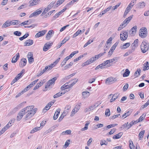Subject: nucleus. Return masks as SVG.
Instances as JSON below:
<instances>
[{"label": "nucleus", "mask_w": 149, "mask_h": 149, "mask_svg": "<svg viewBox=\"0 0 149 149\" xmlns=\"http://www.w3.org/2000/svg\"><path fill=\"white\" fill-rule=\"evenodd\" d=\"M61 110V109H57V110L55 112L54 115L53 116V119L54 120H56L57 119L58 117V116L59 115L60 111Z\"/></svg>", "instance_id": "16"}, {"label": "nucleus", "mask_w": 149, "mask_h": 149, "mask_svg": "<svg viewBox=\"0 0 149 149\" xmlns=\"http://www.w3.org/2000/svg\"><path fill=\"white\" fill-rule=\"evenodd\" d=\"M145 3L144 2L139 3L138 4V7L140 8H143L145 6Z\"/></svg>", "instance_id": "29"}, {"label": "nucleus", "mask_w": 149, "mask_h": 149, "mask_svg": "<svg viewBox=\"0 0 149 149\" xmlns=\"http://www.w3.org/2000/svg\"><path fill=\"white\" fill-rule=\"evenodd\" d=\"M136 0H132L127 7L131 9L136 3Z\"/></svg>", "instance_id": "28"}, {"label": "nucleus", "mask_w": 149, "mask_h": 149, "mask_svg": "<svg viewBox=\"0 0 149 149\" xmlns=\"http://www.w3.org/2000/svg\"><path fill=\"white\" fill-rule=\"evenodd\" d=\"M103 126V124L98 123L95 126V129H97L98 128L101 127Z\"/></svg>", "instance_id": "54"}, {"label": "nucleus", "mask_w": 149, "mask_h": 149, "mask_svg": "<svg viewBox=\"0 0 149 149\" xmlns=\"http://www.w3.org/2000/svg\"><path fill=\"white\" fill-rule=\"evenodd\" d=\"M81 30H79L77 31L73 35V37L75 38L78 36L79 34L81 33Z\"/></svg>", "instance_id": "44"}, {"label": "nucleus", "mask_w": 149, "mask_h": 149, "mask_svg": "<svg viewBox=\"0 0 149 149\" xmlns=\"http://www.w3.org/2000/svg\"><path fill=\"white\" fill-rule=\"evenodd\" d=\"M52 43H46L44 45L43 48V50L45 52L47 51L50 48V47L52 45Z\"/></svg>", "instance_id": "15"}, {"label": "nucleus", "mask_w": 149, "mask_h": 149, "mask_svg": "<svg viewBox=\"0 0 149 149\" xmlns=\"http://www.w3.org/2000/svg\"><path fill=\"white\" fill-rule=\"evenodd\" d=\"M68 83H66L65 84L63 85L61 87V88L62 90H64L66 89H68L71 87H70V85H68Z\"/></svg>", "instance_id": "22"}, {"label": "nucleus", "mask_w": 149, "mask_h": 149, "mask_svg": "<svg viewBox=\"0 0 149 149\" xmlns=\"http://www.w3.org/2000/svg\"><path fill=\"white\" fill-rule=\"evenodd\" d=\"M26 108H27L26 111H27L26 113L27 112L28 113L26 115L25 118L26 119H28L31 118L34 115L37 109L36 108L33 109V106H28Z\"/></svg>", "instance_id": "1"}, {"label": "nucleus", "mask_w": 149, "mask_h": 149, "mask_svg": "<svg viewBox=\"0 0 149 149\" xmlns=\"http://www.w3.org/2000/svg\"><path fill=\"white\" fill-rule=\"evenodd\" d=\"M128 30L122 31L120 34V38L122 40H125L128 37Z\"/></svg>", "instance_id": "5"}, {"label": "nucleus", "mask_w": 149, "mask_h": 149, "mask_svg": "<svg viewBox=\"0 0 149 149\" xmlns=\"http://www.w3.org/2000/svg\"><path fill=\"white\" fill-rule=\"evenodd\" d=\"M50 107L51 106H49L47 104L43 109V111L44 112H46L49 109Z\"/></svg>", "instance_id": "45"}, {"label": "nucleus", "mask_w": 149, "mask_h": 149, "mask_svg": "<svg viewBox=\"0 0 149 149\" xmlns=\"http://www.w3.org/2000/svg\"><path fill=\"white\" fill-rule=\"evenodd\" d=\"M110 114V112L109 109H107L106 110L105 114L107 116H109Z\"/></svg>", "instance_id": "61"}, {"label": "nucleus", "mask_w": 149, "mask_h": 149, "mask_svg": "<svg viewBox=\"0 0 149 149\" xmlns=\"http://www.w3.org/2000/svg\"><path fill=\"white\" fill-rule=\"evenodd\" d=\"M141 72L140 69H138L136 71L134 74V75L136 77H137L140 75Z\"/></svg>", "instance_id": "33"}, {"label": "nucleus", "mask_w": 149, "mask_h": 149, "mask_svg": "<svg viewBox=\"0 0 149 149\" xmlns=\"http://www.w3.org/2000/svg\"><path fill=\"white\" fill-rule=\"evenodd\" d=\"M53 32V31L51 30L49 31L46 36V39L47 40H49L51 37V35Z\"/></svg>", "instance_id": "20"}, {"label": "nucleus", "mask_w": 149, "mask_h": 149, "mask_svg": "<svg viewBox=\"0 0 149 149\" xmlns=\"http://www.w3.org/2000/svg\"><path fill=\"white\" fill-rule=\"evenodd\" d=\"M31 21L30 20H27L22 23L19 24V25L22 26V25H25L27 24H29L31 23Z\"/></svg>", "instance_id": "34"}, {"label": "nucleus", "mask_w": 149, "mask_h": 149, "mask_svg": "<svg viewBox=\"0 0 149 149\" xmlns=\"http://www.w3.org/2000/svg\"><path fill=\"white\" fill-rule=\"evenodd\" d=\"M47 30H44L38 32L35 36L36 38H38L44 35L46 33Z\"/></svg>", "instance_id": "11"}, {"label": "nucleus", "mask_w": 149, "mask_h": 149, "mask_svg": "<svg viewBox=\"0 0 149 149\" xmlns=\"http://www.w3.org/2000/svg\"><path fill=\"white\" fill-rule=\"evenodd\" d=\"M14 34L16 36H19L21 35V33L19 31H16L14 32Z\"/></svg>", "instance_id": "55"}, {"label": "nucleus", "mask_w": 149, "mask_h": 149, "mask_svg": "<svg viewBox=\"0 0 149 149\" xmlns=\"http://www.w3.org/2000/svg\"><path fill=\"white\" fill-rule=\"evenodd\" d=\"M29 36V34L28 33H26L22 37H20L19 38V39L20 40L22 41L24 39L27 38Z\"/></svg>", "instance_id": "48"}, {"label": "nucleus", "mask_w": 149, "mask_h": 149, "mask_svg": "<svg viewBox=\"0 0 149 149\" xmlns=\"http://www.w3.org/2000/svg\"><path fill=\"white\" fill-rule=\"evenodd\" d=\"M93 42V40H89L84 45V48L87 46L88 45L90 44L92 42Z\"/></svg>", "instance_id": "50"}, {"label": "nucleus", "mask_w": 149, "mask_h": 149, "mask_svg": "<svg viewBox=\"0 0 149 149\" xmlns=\"http://www.w3.org/2000/svg\"><path fill=\"white\" fill-rule=\"evenodd\" d=\"M10 26V24H9V20H7L3 24L2 27L3 28H6Z\"/></svg>", "instance_id": "31"}, {"label": "nucleus", "mask_w": 149, "mask_h": 149, "mask_svg": "<svg viewBox=\"0 0 149 149\" xmlns=\"http://www.w3.org/2000/svg\"><path fill=\"white\" fill-rule=\"evenodd\" d=\"M137 27L135 26L133 27L129 31V33L132 36L134 35L136 33Z\"/></svg>", "instance_id": "10"}, {"label": "nucleus", "mask_w": 149, "mask_h": 149, "mask_svg": "<svg viewBox=\"0 0 149 149\" xmlns=\"http://www.w3.org/2000/svg\"><path fill=\"white\" fill-rule=\"evenodd\" d=\"M112 62V59L104 61L103 63L99 65L101 67V68H103V67L105 65L107 67H109L111 65V63Z\"/></svg>", "instance_id": "6"}, {"label": "nucleus", "mask_w": 149, "mask_h": 149, "mask_svg": "<svg viewBox=\"0 0 149 149\" xmlns=\"http://www.w3.org/2000/svg\"><path fill=\"white\" fill-rule=\"evenodd\" d=\"M65 93V91H64V92H59L57 93L56 94L54 95V98H56L64 94Z\"/></svg>", "instance_id": "24"}, {"label": "nucleus", "mask_w": 149, "mask_h": 149, "mask_svg": "<svg viewBox=\"0 0 149 149\" xmlns=\"http://www.w3.org/2000/svg\"><path fill=\"white\" fill-rule=\"evenodd\" d=\"M133 16V15H131L129 17H128L125 20L123 23L124 24H126L127 25L132 19Z\"/></svg>", "instance_id": "21"}, {"label": "nucleus", "mask_w": 149, "mask_h": 149, "mask_svg": "<svg viewBox=\"0 0 149 149\" xmlns=\"http://www.w3.org/2000/svg\"><path fill=\"white\" fill-rule=\"evenodd\" d=\"M17 108H15L13 109V110L11 111H10V113L8 114V115L10 116L12 114L14 113H15L17 111Z\"/></svg>", "instance_id": "57"}, {"label": "nucleus", "mask_w": 149, "mask_h": 149, "mask_svg": "<svg viewBox=\"0 0 149 149\" xmlns=\"http://www.w3.org/2000/svg\"><path fill=\"white\" fill-rule=\"evenodd\" d=\"M146 115V114H145L144 113L143 114L142 116H141L136 121V123L141 121L144 120L145 118Z\"/></svg>", "instance_id": "27"}, {"label": "nucleus", "mask_w": 149, "mask_h": 149, "mask_svg": "<svg viewBox=\"0 0 149 149\" xmlns=\"http://www.w3.org/2000/svg\"><path fill=\"white\" fill-rule=\"evenodd\" d=\"M19 57V53H17L16 54V56H14L11 61V62L12 63H15L16 62Z\"/></svg>", "instance_id": "17"}, {"label": "nucleus", "mask_w": 149, "mask_h": 149, "mask_svg": "<svg viewBox=\"0 0 149 149\" xmlns=\"http://www.w3.org/2000/svg\"><path fill=\"white\" fill-rule=\"evenodd\" d=\"M137 123L136 122V121H134V122H132L129 123V125H128V126H127V129H129L131 127H132L134 124H136Z\"/></svg>", "instance_id": "53"}, {"label": "nucleus", "mask_w": 149, "mask_h": 149, "mask_svg": "<svg viewBox=\"0 0 149 149\" xmlns=\"http://www.w3.org/2000/svg\"><path fill=\"white\" fill-rule=\"evenodd\" d=\"M141 51L143 53H145L149 49L148 44L146 41H143L141 45Z\"/></svg>", "instance_id": "2"}, {"label": "nucleus", "mask_w": 149, "mask_h": 149, "mask_svg": "<svg viewBox=\"0 0 149 149\" xmlns=\"http://www.w3.org/2000/svg\"><path fill=\"white\" fill-rule=\"evenodd\" d=\"M33 40H26L24 42V46H27L29 45H31L33 44Z\"/></svg>", "instance_id": "18"}, {"label": "nucleus", "mask_w": 149, "mask_h": 149, "mask_svg": "<svg viewBox=\"0 0 149 149\" xmlns=\"http://www.w3.org/2000/svg\"><path fill=\"white\" fill-rule=\"evenodd\" d=\"M89 124V123H86L84 127L82 128L81 129V131H84L85 130H87L88 129V126Z\"/></svg>", "instance_id": "47"}, {"label": "nucleus", "mask_w": 149, "mask_h": 149, "mask_svg": "<svg viewBox=\"0 0 149 149\" xmlns=\"http://www.w3.org/2000/svg\"><path fill=\"white\" fill-rule=\"evenodd\" d=\"M27 57L28 59L29 63L30 64L31 63L34 61L33 54L31 53H29L27 55Z\"/></svg>", "instance_id": "14"}, {"label": "nucleus", "mask_w": 149, "mask_h": 149, "mask_svg": "<svg viewBox=\"0 0 149 149\" xmlns=\"http://www.w3.org/2000/svg\"><path fill=\"white\" fill-rule=\"evenodd\" d=\"M130 73V71L128 69H126L125 70V72L123 74V76L124 77H127L129 75Z\"/></svg>", "instance_id": "37"}, {"label": "nucleus", "mask_w": 149, "mask_h": 149, "mask_svg": "<svg viewBox=\"0 0 149 149\" xmlns=\"http://www.w3.org/2000/svg\"><path fill=\"white\" fill-rule=\"evenodd\" d=\"M67 9L66 8H65L61 10L60 12H59L58 13H56L55 14L54 16L53 17L54 18H56L58 17V16L61 15L62 13H63Z\"/></svg>", "instance_id": "19"}, {"label": "nucleus", "mask_w": 149, "mask_h": 149, "mask_svg": "<svg viewBox=\"0 0 149 149\" xmlns=\"http://www.w3.org/2000/svg\"><path fill=\"white\" fill-rule=\"evenodd\" d=\"M90 95V93L88 91H84L82 93V95L84 98L88 97Z\"/></svg>", "instance_id": "32"}, {"label": "nucleus", "mask_w": 149, "mask_h": 149, "mask_svg": "<svg viewBox=\"0 0 149 149\" xmlns=\"http://www.w3.org/2000/svg\"><path fill=\"white\" fill-rule=\"evenodd\" d=\"M94 61H93L90 58L87 61H86V62H85V65H88L89 64H91V63H93Z\"/></svg>", "instance_id": "52"}, {"label": "nucleus", "mask_w": 149, "mask_h": 149, "mask_svg": "<svg viewBox=\"0 0 149 149\" xmlns=\"http://www.w3.org/2000/svg\"><path fill=\"white\" fill-rule=\"evenodd\" d=\"M128 123H125L122 125L121 127H120L121 129H124L126 127L127 128V126H128Z\"/></svg>", "instance_id": "63"}, {"label": "nucleus", "mask_w": 149, "mask_h": 149, "mask_svg": "<svg viewBox=\"0 0 149 149\" xmlns=\"http://www.w3.org/2000/svg\"><path fill=\"white\" fill-rule=\"evenodd\" d=\"M40 0H31L29 1V6H31L38 4Z\"/></svg>", "instance_id": "12"}, {"label": "nucleus", "mask_w": 149, "mask_h": 149, "mask_svg": "<svg viewBox=\"0 0 149 149\" xmlns=\"http://www.w3.org/2000/svg\"><path fill=\"white\" fill-rule=\"evenodd\" d=\"M107 11L106 10H104L102 12H101L100 14L99 15H98V16L99 17H101V16L103 15H104V14H105Z\"/></svg>", "instance_id": "64"}, {"label": "nucleus", "mask_w": 149, "mask_h": 149, "mask_svg": "<svg viewBox=\"0 0 149 149\" xmlns=\"http://www.w3.org/2000/svg\"><path fill=\"white\" fill-rule=\"evenodd\" d=\"M123 134V133L122 132H120L116 135H114L113 136V138L114 139H119L121 137Z\"/></svg>", "instance_id": "25"}, {"label": "nucleus", "mask_w": 149, "mask_h": 149, "mask_svg": "<svg viewBox=\"0 0 149 149\" xmlns=\"http://www.w3.org/2000/svg\"><path fill=\"white\" fill-rule=\"evenodd\" d=\"M13 25H17L19 24L20 23L19 21L18 20H13Z\"/></svg>", "instance_id": "59"}, {"label": "nucleus", "mask_w": 149, "mask_h": 149, "mask_svg": "<svg viewBox=\"0 0 149 149\" xmlns=\"http://www.w3.org/2000/svg\"><path fill=\"white\" fill-rule=\"evenodd\" d=\"M147 31L146 28L142 27L140 30L139 35L142 38H145L147 36Z\"/></svg>", "instance_id": "3"}, {"label": "nucleus", "mask_w": 149, "mask_h": 149, "mask_svg": "<svg viewBox=\"0 0 149 149\" xmlns=\"http://www.w3.org/2000/svg\"><path fill=\"white\" fill-rule=\"evenodd\" d=\"M149 104V100L147 101V102L145 103L143 105L141 106V109H143L145 108Z\"/></svg>", "instance_id": "49"}, {"label": "nucleus", "mask_w": 149, "mask_h": 149, "mask_svg": "<svg viewBox=\"0 0 149 149\" xmlns=\"http://www.w3.org/2000/svg\"><path fill=\"white\" fill-rule=\"evenodd\" d=\"M27 108H24L22 109L18 114L17 116V120L19 121L22 118L23 116L24 115L27 111H26Z\"/></svg>", "instance_id": "4"}, {"label": "nucleus", "mask_w": 149, "mask_h": 149, "mask_svg": "<svg viewBox=\"0 0 149 149\" xmlns=\"http://www.w3.org/2000/svg\"><path fill=\"white\" fill-rule=\"evenodd\" d=\"M40 130V127H36L33 129L31 132V133H33Z\"/></svg>", "instance_id": "40"}, {"label": "nucleus", "mask_w": 149, "mask_h": 149, "mask_svg": "<svg viewBox=\"0 0 149 149\" xmlns=\"http://www.w3.org/2000/svg\"><path fill=\"white\" fill-rule=\"evenodd\" d=\"M121 3H119L117 4L115 6L112 7V9L113 10L116 9L121 4Z\"/></svg>", "instance_id": "60"}, {"label": "nucleus", "mask_w": 149, "mask_h": 149, "mask_svg": "<svg viewBox=\"0 0 149 149\" xmlns=\"http://www.w3.org/2000/svg\"><path fill=\"white\" fill-rule=\"evenodd\" d=\"M55 3V2L52 1L50 3L49 5L47 6V8L49 10L53 7Z\"/></svg>", "instance_id": "36"}, {"label": "nucleus", "mask_w": 149, "mask_h": 149, "mask_svg": "<svg viewBox=\"0 0 149 149\" xmlns=\"http://www.w3.org/2000/svg\"><path fill=\"white\" fill-rule=\"evenodd\" d=\"M78 53V51H75L73 52H72L69 55L70 57V58H72L73 56H74L76 54H77Z\"/></svg>", "instance_id": "58"}, {"label": "nucleus", "mask_w": 149, "mask_h": 149, "mask_svg": "<svg viewBox=\"0 0 149 149\" xmlns=\"http://www.w3.org/2000/svg\"><path fill=\"white\" fill-rule=\"evenodd\" d=\"M42 10H37L36 11L34 12L33 13L31 14L29 16V18H31L33 17H36L38 16L42 12Z\"/></svg>", "instance_id": "9"}, {"label": "nucleus", "mask_w": 149, "mask_h": 149, "mask_svg": "<svg viewBox=\"0 0 149 149\" xmlns=\"http://www.w3.org/2000/svg\"><path fill=\"white\" fill-rule=\"evenodd\" d=\"M57 78L56 77H55L50 80L48 81L47 83V85H46L45 88H47L49 86L54 84L55 83V81L56 80Z\"/></svg>", "instance_id": "7"}, {"label": "nucleus", "mask_w": 149, "mask_h": 149, "mask_svg": "<svg viewBox=\"0 0 149 149\" xmlns=\"http://www.w3.org/2000/svg\"><path fill=\"white\" fill-rule=\"evenodd\" d=\"M119 94L118 93H116L114 94L112 96V101H114L116 98H118Z\"/></svg>", "instance_id": "46"}, {"label": "nucleus", "mask_w": 149, "mask_h": 149, "mask_svg": "<svg viewBox=\"0 0 149 149\" xmlns=\"http://www.w3.org/2000/svg\"><path fill=\"white\" fill-rule=\"evenodd\" d=\"M139 40L138 39H136L134 40V42L132 44L133 47H137L138 46Z\"/></svg>", "instance_id": "39"}, {"label": "nucleus", "mask_w": 149, "mask_h": 149, "mask_svg": "<svg viewBox=\"0 0 149 149\" xmlns=\"http://www.w3.org/2000/svg\"><path fill=\"white\" fill-rule=\"evenodd\" d=\"M80 108V105H76L71 112L70 116H72L76 113Z\"/></svg>", "instance_id": "8"}, {"label": "nucleus", "mask_w": 149, "mask_h": 149, "mask_svg": "<svg viewBox=\"0 0 149 149\" xmlns=\"http://www.w3.org/2000/svg\"><path fill=\"white\" fill-rule=\"evenodd\" d=\"M49 10L47 8H46L43 11L42 13L41 14V16H43V15L45 14L46 13H47V12H48Z\"/></svg>", "instance_id": "62"}, {"label": "nucleus", "mask_w": 149, "mask_h": 149, "mask_svg": "<svg viewBox=\"0 0 149 149\" xmlns=\"http://www.w3.org/2000/svg\"><path fill=\"white\" fill-rule=\"evenodd\" d=\"M93 107L92 105L90 107L88 108H86L84 110V111L85 113L87 112H88L90 111H91L93 110Z\"/></svg>", "instance_id": "35"}, {"label": "nucleus", "mask_w": 149, "mask_h": 149, "mask_svg": "<svg viewBox=\"0 0 149 149\" xmlns=\"http://www.w3.org/2000/svg\"><path fill=\"white\" fill-rule=\"evenodd\" d=\"M112 82V77H109L107 78L106 80L105 83L107 85H109L111 84Z\"/></svg>", "instance_id": "30"}, {"label": "nucleus", "mask_w": 149, "mask_h": 149, "mask_svg": "<svg viewBox=\"0 0 149 149\" xmlns=\"http://www.w3.org/2000/svg\"><path fill=\"white\" fill-rule=\"evenodd\" d=\"M130 45V43L129 42H127L125 43L123 46L122 48L125 49L128 47Z\"/></svg>", "instance_id": "51"}, {"label": "nucleus", "mask_w": 149, "mask_h": 149, "mask_svg": "<svg viewBox=\"0 0 149 149\" xmlns=\"http://www.w3.org/2000/svg\"><path fill=\"white\" fill-rule=\"evenodd\" d=\"M145 131L144 130L141 131L139 134V137L140 139H141L142 138L143 135L145 133Z\"/></svg>", "instance_id": "42"}, {"label": "nucleus", "mask_w": 149, "mask_h": 149, "mask_svg": "<svg viewBox=\"0 0 149 149\" xmlns=\"http://www.w3.org/2000/svg\"><path fill=\"white\" fill-rule=\"evenodd\" d=\"M119 42V40H118L113 46H112V52L115 49L116 46L118 45Z\"/></svg>", "instance_id": "43"}, {"label": "nucleus", "mask_w": 149, "mask_h": 149, "mask_svg": "<svg viewBox=\"0 0 149 149\" xmlns=\"http://www.w3.org/2000/svg\"><path fill=\"white\" fill-rule=\"evenodd\" d=\"M55 11V10H53L52 11H50L48 13L46 14L43 17V18H45L47 17L48 15L49 16L50 15L53 13Z\"/></svg>", "instance_id": "41"}, {"label": "nucleus", "mask_w": 149, "mask_h": 149, "mask_svg": "<svg viewBox=\"0 0 149 149\" xmlns=\"http://www.w3.org/2000/svg\"><path fill=\"white\" fill-rule=\"evenodd\" d=\"M74 80V81L71 84H70V87H71L74 85L78 80V79H75Z\"/></svg>", "instance_id": "56"}, {"label": "nucleus", "mask_w": 149, "mask_h": 149, "mask_svg": "<svg viewBox=\"0 0 149 149\" xmlns=\"http://www.w3.org/2000/svg\"><path fill=\"white\" fill-rule=\"evenodd\" d=\"M132 113V111L131 110H130L129 111H128L126 113L123 114L122 116H120V117L121 118H124L126 117L127 116H128L129 115H130Z\"/></svg>", "instance_id": "23"}, {"label": "nucleus", "mask_w": 149, "mask_h": 149, "mask_svg": "<svg viewBox=\"0 0 149 149\" xmlns=\"http://www.w3.org/2000/svg\"><path fill=\"white\" fill-rule=\"evenodd\" d=\"M26 59L25 58H22L19 62V66L21 68H23L26 65Z\"/></svg>", "instance_id": "13"}, {"label": "nucleus", "mask_w": 149, "mask_h": 149, "mask_svg": "<svg viewBox=\"0 0 149 149\" xmlns=\"http://www.w3.org/2000/svg\"><path fill=\"white\" fill-rule=\"evenodd\" d=\"M129 143H130L129 147L131 149H137V147L135 148V146L134 145L133 143L132 140H129Z\"/></svg>", "instance_id": "26"}, {"label": "nucleus", "mask_w": 149, "mask_h": 149, "mask_svg": "<svg viewBox=\"0 0 149 149\" xmlns=\"http://www.w3.org/2000/svg\"><path fill=\"white\" fill-rule=\"evenodd\" d=\"M131 8L128 7H127L126 8V9L125 12L124 13V14L123 15V17H125L127 15V13L129 12L131 10Z\"/></svg>", "instance_id": "38"}]
</instances>
